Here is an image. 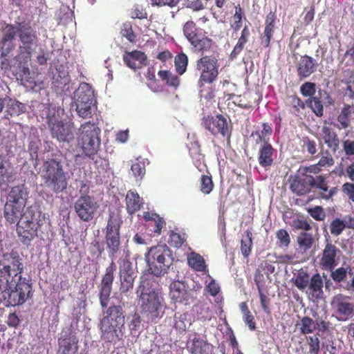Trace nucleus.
Segmentation results:
<instances>
[{
    "instance_id": "f257e3e1",
    "label": "nucleus",
    "mask_w": 354,
    "mask_h": 354,
    "mask_svg": "<svg viewBox=\"0 0 354 354\" xmlns=\"http://www.w3.org/2000/svg\"><path fill=\"white\" fill-rule=\"evenodd\" d=\"M24 268L16 251L3 254L0 261V292L6 306H21L32 296V283L22 276Z\"/></svg>"
},
{
    "instance_id": "f03ea898",
    "label": "nucleus",
    "mask_w": 354,
    "mask_h": 354,
    "mask_svg": "<svg viewBox=\"0 0 354 354\" xmlns=\"http://www.w3.org/2000/svg\"><path fill=\"white\" fill-rule=\"evenodd\" d=\"M149 281H141L137 289L141 313L148 322L156 323L163 315L164 299L153 288L149 286Z\"/></svg>"
},
{
    "instance_id": "7ed1b4c3",
    "label": "nucleus",
    "mask_w": 354,
    "mask_h": 354,
    "mask_svg": "<svg viewBox=\"0 0 354 354\" xmlns=\"http://www.w3.org/2000/svg\"><path fill=\"white\" fill-rule=\"evenodd\" d=\"M124 315L121 305L109 306L100 320L101 337L108 342H117L122 336Z\"/></svg>"
},
{
    "instance_id": "20e7f679",
    "label": "nucleus",
    "mask_w": 354,
    "mask_h": 354,
    "mask_svg": "<svg viewBox=\"0 0 354 354\" xmlns=\"http://www.w3.org/2000/svg\"><path fill=\"white\" fill-rule=\"evenodd\" d=\"M196 68L201 72L198 82L201 97L206 100L214 97V89L209 87V91L204 88L205 84H211L215 82L218 76L219 64L217 58L214 55H205L196 62Z\"/></svg>"
},
{
    "instance_id": "39448f33",
    "label": "nucleus",
    "mask_w": 354,
    "mask_h": 354,
    "mask_svg": "<svg viewBox=\"0 0 354 354\" xmlns=\"http://www.w3.org/2000/svg\"><path fill=\"white\" fill-rule=\"evenodd\" d=\"M41 178L45 187L54 194L61 193L68 187L67 173L62 162L56 159H48L44 162Z\"/></svg>"
},
{
    "instance_id": "423d86ee",
    "label": "nucleus",
    "mask_w": 354,
    "mask_h": 354,
    "mask_svg": "<svg viewBox=\"0 0 354 354\" xmlns=\"http://www.w3.org/2000/svg\"><path fill=\"white\" fill-rule=\"evenodd\" d=\"M145 258L149 271L155 276L167 273L173 263L171 251L166 244L157 245L149 249Z\"/></svg>"
},
{
    "instance_id": "0eeeda50",
    "label": "nucleus",
    "mask_w": 354,
    "mask_h": 354,
    "mask_svg": "<svg viewBox=\"0 0 354 354\" xmlns=\"http://www.w3.org/2000/svg\"><path fill=\"white\" fill-rule=\"evenodd\" d=\"M80 131L78 144L84 153L93 159L100 147L101 131L95 124L88 122L81 125Z\"/></svg>"
},
{
    "instance_id": "6e6552de",
    "label": "nucleus",
    "mask_w": 354,
    "mask_h": 354,
    "mask_svg": "<svg viewBox=\"0 0 354 354\" xmlns=\"http://www.w3.org/2000/svg\"><path fill=\"white\" fill-rule=\"evenodd\" d=\"M17 55L15 58L9 60L6 58L1 62L3 68H13V72L23 73L26 74L29 73L28 63L31 60V56L33 51L37 46V42L27 41L20 42Z\"/></svg>"
},
{
    "instance_id": "1a4fd4ad",
    "label": "nucleus",
    "mask_w": 354,
    "mask_h": 354,
    "mask_svg": "<svg viewBox=\"0 0 354 354\" xmlns=\"http://www.w3.org/2000/svg\"><path fill=\"white\" fill-rule=\"evenodd\" d=\"M122 221L114 214L109 215L104 230V241L108 252V256L111 261H115L117 254L121 249L120 227Z\"/></svg>"
},
{
    "instance_id": "9d476101",
    "label": "nucleus",
    "mask_w": 354,
    "mask_h": 354,
    "mask_svg": "<svg viewBox=\"0 0 354 354\" xmlns=\"http://www.w3.org/2000/svg\"><path fill=\"white\" fill-rule=\"evenodd\" d=\"M15 225L20 241L26 245H28L37 236L41 225L39 221L31 212H28Z\"/></svg>"
},
{
    "instance_id": "9b49d317",
    "label": "nucleus",
    "mask_w": 354,
    "mask_h": 354,
    "mask_svg": "<svg viewBox=\"0 0 354 354\" xmlns=\"http://www.w3.org/2000/svg\"><path fill=\"white\" fill-rule=\"evenodd\" d=\"M330 305L338 321L346 322L354 317V302L351 296L337 294L332 298Z\"/></svg>"
},
{
    "instance_id": "f8f14e48",
    "label": "nucleus",
    "mask_w": 354,
    "mask_h": 354,
    "mask_svg": "<svg viewBox=\"0 0 354 354\" xmlns=\"http://www.w3.org/2000/svg\"><path fill=\"white\" fill-rule=\"evenodd\" d=\"M47 123L50 129L53 137L59 141H69L73 138L72 132L64 127L63 122L60 120L59 115L55 108H48L45 111Z\"/></svg>"
},
{
    "instance_id": "ddd939ff",
    "label": "nucleus",
    "mask_w": 354,
    "mask_h": 354,
    "mask_svg": "<svg viewBox=\"0 0 354 354\" xmlns=\"http://www.w3.org/2000/svg\"><path fill=\"white\" fill-rule=\"evenodd\" d=\"M203 125L214 136L221 134L223 137L230 140L232 135V126L228 125L227 119L221 114L214 116L203 118Z\"/></svg>"
},
{
    "instance_id": "4468645a",
    "label": "nucleus",
    "mask_w": 354,
    "mask_h": 354,
    "mask_svg": "<svg viewBox=\"0 0 354 354\" xmlns=\"http://www.w3.org/2000/svg\"><path fill=\"white\" fill-rule=\"evenodd\" d=\"M115 270V261H111L109 266L106 268L105 273L102 276L101 283L98 286L100 303L103 308L107 307L110 300Z\"/></svg>"
},
{
    "instance_id": "2eb2a0df",
    "label": "nucleus",
    "mask_w": 354,
    "mask_h": 354,
    "mask_svg": "<svg viewBox=\"0 0 354 354\" xmlns=\"http://www.w3.org/2000/svg\"><path fill=\"white\" fill-rule=\"evenodd\" d=\"M97 208V203L88 195L81 196L74 205V209L78 217L86 222L93 219Z\"/></svg>"
},
{
    "instance_id": "dca6fc26",
    "label": "nucleus",
    "mask_w": 354,
    "mask_h": 354,
    "mask_svg": "<svg viewBox=\"0 0 354 354\" xmlns=\"http://www.w3.org/2000/svg\"><path fill=\"white\" fill-rule=\"evenodd\" d=\"M120 290L122 293H126L133 289L135 276L132 269L131 263L127 259H120Z\"/></svg>"
},
{
    "instance_id": "f3484780",
    "label": "nucleus",
    "mask_w": 354,
    "mask_h": 354,
    "mask_svg": "<svg viewBox=\"0 0 354 354\" xmlns=\"http://www.w3.org/2000/svg\"><path fill=\"white\" fill-rule=\"evenodd\" d=\"M308 184L311 191H321L319 197L322 199L328 200L331 198L337 192V187L330 188L326 180V175L313 176L308 174Z\"/></svg>"
},
{
    "instance_id": "a211bd4d",
    "label": "nucleus",
    "mask_w": 354,
    "mask_h": 354,
    "mask_svg": "<svg viewBox=\"0 0 354 354\" xmlns=\"http://www.w3.org/2000/svg\"><path fill=\"white\" fill-rule=\"evenodd\" d=\"M324 282L322 276L319 273L313 274L306 288V294L309 300L313 303H317L324 299L323 290Z\"/></svg>"
},
{
    "instance_id": "6ab92c4d",
    "label": "nucleus",
    "mask_w": 354,
    "mask_h": 354,
    "mask_svg": "<svg viewBox=\"0 0 354 354\" xmlns=\"http://www.w3.org/2000/svg\"><path fill=\"white\" fill-rule=\"evenodd\" d=\"M79 339L71 333L65 334L58 339L57 354H75L79 348Z\"/></svg>"
},
{
    "instance_id": "aec40b11",
    "label": "nucleus",
    "mask_w": 354,
    "mask_h": 354,
    "mask_svg": "<svg viewBox=\"0 0 354 354\" xmlns=\"http://www.w3.org/2000/svg\"><path fill=\"white\" fill-rule=\"evenodd\" d=\"M296 67L299 79L303 80L315 72L317 63L312 57L304 55L300 57Z\"/></svg>"
},
{
    "instance_id": "412c9836",
    "label": "nucleus",
    "mask_w": 354,
    "mask_h": 354,
    "mask_svg": "<svg viewBox=\"0 0 354 354\" xmlns=\"http://www.w3.org/2000/svg\"><path fill=\"white\" fill-rule=\"evenodd\" d=\"M124 63L130 68L136 70L148 64L147 57L140 50L125 51L123 55Z\"/></svg>"
},
{
    "instance_id": "4be33fe9",
    "label": "nucleus",
    "mask_w": 354,
    "mask_h": 354,
    "mask_svg": "<svg viewBox=\"0 0 354 354\" xmlns=\"http://www.w3.org/2000/svg\"><path fill=\"white\" fill-rule=\"evenodd\" d=\"M326 241L319 264L323 268L332 270L336 265V257L339 250L331 241H328V239Z\"/></svg>"
},
{
    "instance_id": "5701e85b",
    "label": "nucleus",
    "mask_w": 354,
    "mask_h": 354,
    "mask_svg": "<svg viewBox=\"0 0 354 354\" xmlns=\"http://www.w3.org/2000/svg\"><path fill=\"white\" fill-rule=\"evenodd\" d=\"M24 207H20L12 203H6L3 208V215L6 223L15 225L27 212H24Z\"/></svg>"
},
{
    "instance_id": "b1692460",
    "label": "nucleus",
    "mask_w": 354,
    "mask_h": 354,
    "mask_svg": "<svg viewBox=\"0 0 354 354\" xmlns=\"http://www.w3.org/2000/svg\"><path fill=\"white\" fill-rule=\"evenodd\" d=\"M187 348L190 354H210L212 345L195 333L193 339L188 342Z\"/></svg>"
},
{
    "instance_id": "393cba45",
    "label": "nucleus",
    "mask_w": 354,
    "mask_h": 354,
    "mask_svg": "<svg viewBox=\"0 0 354 354\" xmlns=\"http://www.w3.org/2000/svg\"><path fill=\"white\" fill-rule=\"evenodd\" d=\"M322 137L328 149L333 153H335L340 144V140L337 133L330 127L323 126L322 129Z\"/></svg>"
},
{
    "instance_id": "a878e982",
    "label": "nucleus",
    "mask_w": 354,
    "mask_h": 354,
    "mask_svg": "<svg viewBox=\"0 0 354 354\" xmlns=\"http://www.w3.org/2000/svg\"><path fill=\"white\" fill-rule=\"evenodd\" d=\"M26 196L27 192L24 185H21L13 187L8 193L6 203L25 207Z\"/></svg>"
},
{
    "instance_id": "bb28decb",
    "label": "nucleus",
    "mask_w": 354,
    "mask_h": 354,
    "mask_svg": "<svg viewBox=\"0 0 354 354\" xmlns=\"http://www.w3.org/2000/svg\"><path fill=\"white\" fill-rule=\"evenodd\" d=\"M275 149L270 143L263 144L259 149L258 161L259 165L264 167H270L274 162Z\"/></svg>"
},
{
    "instance_id": "cd10ccee",
    "label": "nucleus",
    "mask_w": 354,
    "mask_h": 354,
    "mask_svg": "<svg viewBox=\"0 0 354 354\" xmlns=\"http://www.w3.org/2000/svg\"><path fill=\"white\" fill-rule=\"evenodd\" d=\"M76 103L93 104L94 102V91L87 83H82L75 93Z\"/></svg>"
},
{
    "instance_id": "c85d7f7f",
    "label": "nucleus",
    "mask_w": 354,
    "mask_h": 354,
    "mask_svg": "<svg viewBox=\"0 0 354 354\" xmlns=\"http://www.w3.org/2000/svg\"><path fill=\"white\" fill-rule=\"evenodd\" d=\"M18 37L20 42H38L36 31L32 29L29 23L25 21L18 22Z\"/></svg>"
},
{
    "instance_id": "c756f323",
    "label": "nucleus",
    "mask_w": 354,
    "mask_h": 354,
    "mask_svg": "<svg viewBox=\"0 0 354 354\" xmlns=\"http://www.w3.org/2000/svg\"><path fill=\"white\" fill-rule=\"evenodd\" d=\"M189 43L192 46L194 52L203 55L211 50L213 41L202 32Z\"/></svg>"
},
{
    "instance_id": "7c9ffc66",
    "label": "nucleus",
    "mask_w": 354,
    "mask_h": 354,
    "mask_svg": "<svg viewBox=\"0 0 354 354\" xmlns=\"http://www.w3.org/2000/svg\"><path fill=\"white\" fill-rule=\"evenodd\" d=\"M353 106L344 104L337 115V124H334V127L339 130L347 129L351 124V117L353 112Z\"/></svg>"
},
{
    "instance_id": "2f4dec72",
    "label": "nucleus",
    "mask_w": 354,
    "mask_h": 354,
    "mask_svg": "<svg viewBox=\"0 0 354 354\" xmlns=\"http://www.w3.org/2000/svg\"><path fill=\"white\" fill-rule=\"evenodd\" d=\"M308 181V174H303L301 177L292 180L290 184V189L292 192L299 196L310 193L311 189Z\"/></svg>"
},
{
    "instance_id": "473e14b6",
    "label": "nucleus",
    "mask_w": 354,
    "mask_h": 354,
    "mask_svg": "<svg viewBox=\"0 0 354 354\" xmlns=\"http://www.w3.org/2000/svg\"><path fill=\"white\" fill-rule=\"evenodd\" d=\"M126 207L128 214H133L136 212L140 209L143 202L139 194L133 191H128L126 198Z\"/></svg>"
},
{
    "instance_id": "72a5a7b5",
    "label": "nucleus",
    "mask_w": 354,
    "mask_h": 354,
    "mask_svg": "<svg viewBox=\"0 0 354 354\" xmlns=\"http://www.w3.org/2000/svg\"><path fill=\"white\" fill-rule=\"evenodd\" d=\"M192 317L189 313H176L174 315V327L180 333H183L192 325Z\"/></svg>"
},
{
    "instance_id": "f704fd0d",
    "label": "nucleus",
    "mask_w": 354,
    "mask_h": 354,
    "mask_svg": "<svg viewBox=\"0 0 354 354\" xmlns=\"http://www.w3.org/2000/svg\"><path fill=\"white\" fill-rule=\"evenodd\" d=\"M262 128L263 129L261 131H254L251 133V137L254 139L257 145L269 143L270 136L272 133V127L268 123L263 122L262 124Z\"/></svg>"
},
{
    "instance_id": "c9c22d12",
    "label": "nucleus",
    "mask_w": 354,
    "mask_h": 354,
    "mask_svg": "<svg viewBox=\"0 0 354 354\" xmlns=\"http://www.w3.org/2000/svg\"><path fill=\"white\" fill-rule=\"evenodd\" d=\"M250 35V29L248 26H245L241 31V36L239 37L236 44L230 54V59H234L236 58V57L241 53L245 44L248 41Z\"/></svg>"
},
{
    "instance_id": "e433bc0d",
    "label": "nucleus",
    "mask_w": 354,
    "mask_h": 354,
    "mask_svg": "<svg viewBox=\"0 0 354 354\" xmlns=\"http://www.w3.org/2000/svg\"><path fill=\"white\" fill-rule=\"evenodd\" d=\"M169 295L174 302H182L185 299L186 290L185 285L180 281H173L169 286Z\"/></svg>"
},
{
    "instance_id": "4c0bfd02",
    "label": "nucleus",
    "mask_w": 354,
    "mask_h": 354,
    "mask_svg": "<svg viewBox=\"0 0 354 354\" xmlns=\"http://www.w3.org/2000/svg\"><path fill=\"white\" fill-rule=\"evenodd\" d=\"M310 278L308 272L304 269H300L295 274L292 278L294 285L301 291H304L307 288Z\"/></svg>"
},
{
    "instance_id": "58836bf2",
    "label": "nucleus",
    "mask_w": 354,
    "mask_h": 354,
    "mask_svg": "<svg viewBox=\"0 0 354 354\" xmlns=\"http://www.w3.org/2000/svg\"><path fill=\"white\" fill-rule=\"evenodd\" d=\"M252 245V232L250 230L248 229L245 231L241 240V252L245 258H248L251 254Z\"/></svg>"
},
{
    "instance_id": "ea45409f",
    "label": "nucleus",
    "mask_w": 354,
    "mask_h": 354,
    "mask_svg": "<svg viewBox=\"0 0 354 354\" xmlns=\"http://www.w3.org/2000/svg\"><path fill=\"white\" fill-rule=\"evenodd\" d=\"M297 242L299 248L304 252H306L312 248L315 239L311 233L302 232L298 234Z\"/></svg>"
},
{
    "instance_id": "a19ab883",
    "label": "nucleus",
    "mask_w": 354,
    "mask_h": 354,
    "mask_svg": "<svg viewBox=\"0 0 354 354\" xmlns=\"http://www.w3.org/2000/svg\"><path fill=\"white\" fill-rule=\"evenodd\" d=\"M239 308L243 315V319L250 330H255L257 328L254 317L250 312L245 301L239 304Z\"/></svg>"
},
{
    "instance_id": "79ce46f5",
    "label": "nucleus",
    "mask_w": 354,
    "mask_h": 354,
    "mask_svg": "<svg viewBox=\"0 0 354 354\" xmlns=\"http://www.w3.org/2000/svg\"><path fill=\"white\" fill-rule=\"evenodd\" d=\"M189 266L197 272H203L206 269L205 261L199 254L192 252L187 258Z\"/></svg>"
},
{
    "instance_id": "37998d69",
    "label": "nucleus",
    "mask_w": 354,
    "mask_h": 354,
    "mask_svg": "<svg viewBox=\"0 0 354 354\" xmlns=\"http://www.w3.org/2000/svg\"><path fill=\"white\" fill-rule=\"evenodd\" d=\"M183 33L188 41L190 42L202 33V30L198 28L193 21H188L183 26Z\"/></svg>"
},
{
    "instance_id": "c03bdc74",
    "label": "nucleus",
    "mask_w": 354,
    "mask_h": 354,
    "mask_svg": "<svg viewBox=\"0 0 354 354\" xmlns=\"http://www.w3.org/2000/svg\"><path fill=\"white\" fill-rule=\"evenodd\" d=\"M299 331L303 335L313 333L316 329V324L314 320L308 316H304L297 324Z\"/></svg>"
},
{
    "instance_id": "a18cd8bd",
    "label": "nucleus",
    "mask_w": 354,
    "mask_h": 354,
    "mask_svg": "<svg viewBox=\"0 0 354 354\" xmlns=\"http://www.w3.org/2000/svg\"><path fill=\"white\" fill-rule=\"evenodd\" d=\"M158 76L162 81H165L166 84L174 88L178 87L180 85V80L178 76L173 74L171 71L167 70L159 71L158 73Z\"/></svg>"
},
{
    "instance_id": "49530a36",
    "label": "nucleus",
    "mask_w": 354,
    "mask_h": 354,
    "mask_svg": "<svg viewBox=\"0 0 354 354\" xmlns=\"http://www.w3.org/2000/svg\"><path fill=\"white\" fill-rule=\"evenodd\" d=\"M189 154L197 168L201 165L204 161L205 156L201 153V146L198 142L191 143L189 147Z\"/></svg>"
},
{
    "instance_id": "de8ad7c7",
    "label": "nucleus",
    "mask_w": 354,
    "mask_h": 354,
    "mask_svg": "<svg viewBox=\"0 0 354 354\" xmlns=\"http://www.w3.org/2000/svg\"><path fill=\"white\" fill-rule=\"evenodd\" d=\"M198 187L200 191L205 195L209 194L212 192L214 189V184L210 174L201 176L199 180Z\"/></svg>"
},
{
    "instance_id": "09e8293b",
    "label": "nucleus",
    "mask_w": 354,
    "mask_h": 354,
    "mask_svg": "<svg viewBox=\"0 0 354 354\" xmlns=\"http://www.w3.org/2000/svg\"><path fill=\"white\" fill-rule=\"evenodd\" d=\"M26 111L25 105L17 100H10L7 107V115L12 116L19 115Z\"/></svg>"
},
{
    "instance_id": "8fccbe9b",
    "label": "nucleus",
    "mask_w": 354,
    "mask_h": 354,
    "mask_svg": "<svg viewBox=\"0 0 354 354\" xmlns=\"http://www.w3.org/2000/svg\"><path fill=\"white\" fill-rule=\"evenodd\" d=\"M3 37L1 41H13L16 35L18 36V22L16 25L6 24L2 28Z\"/></svg>"
},
{
    "instance_id": "3c124183",
    "label": "nucleus",
    "mask_w": 354,
    "mask_h": 354,
    "mask_svg": "<svg viewBox=\"0 0 354 354\" xmlns=\"http://www.w3.org/2000/svg\"><path fill=\"white\" fill-rule=\"evenodd\" d=\"M232 18L233 22L230 26L234 32H236L242 27L243 19H245V14L240 5L235 6V12Z\"/></svg>"
},
{
    "instance_id": "603ef678",
    "label": "nucleus",
    "mask_w": 354,
    "mask_h": 354,
    "mask_svg": "<svg viewBox=\"0 0 354 354\" xmlns=\"http://www.w3.org/2000/svg\"><path fill=\"white\" fill-rule=\"evenodd\" d=\"M174 65L176 72L179 75L184 74L188 65V57L186 54L183 53L178 54L174 59Z\"/></svg>"
},
{
    "instance_id": "864d4df0",
    "label": "nucleus",
    "mask_w": 354,
    "mask_h": 354,
    "mask_svg": "<svg viewBox=\"0 0 354 354\" xmlns=\"http://www.w3.org/2000/svg\"><path fill=\"white\" fill-rule=\"evenodd\" d=\"M308 106H309L313 112L317 117H322L324 114V107L323 104L320 100V98L315 96L308 98L306 101Z\"/></svg>"
},
{
    "instance_id": "5fc2aeb1",
    "label": "nucleus",
    "mask_w": 354,
    "mask_h": 354,
    "mask_svg": "<svg viewBox=\"0 0 354 354\" xmlns=\"http://www.w3.org/2000/svg\"><path fill=\"white\" fill-rule=\"evenodd\" d=\"M187 240V235L185 233H177L170 231L168 243L174 248H179Z\"/></svg>"
},
{
    "instance_id": "6e6d98bb",
    "label": "nucleus",
    "mask_w": 354,
    "mask_h": 354,
    "mask_svg": "<svg viewBox=\"0 0 354 354\" xmlns=\"http://www.w3.org/2000/svg\"><path fill=\"white\" fill-rule=\"evenodd\" d=\"M257 287L258 290L261 306L264 313L269 315L271 314L270 299L269 298L268 294L265 293L262 290L261 286L259 283H257Z\"/></svg>"
},
{
    "instance_id": "4d7b16f0",
    "label": "nucleus",
    "mask_w": 354,
    "mask_h": 354,
    "mask_svg": "<svg viewBox=\"0 0 354 354\" xmlns=\"http://www.w3.org/2000/svg\"><path fill=\"white\" fill-rule=\"evenodd\" d=\"M319 334L317 333L313 335L306 337V342L309 346V353L310 354H318L320 351Z\"/></svg>"
},
{
    "instance_id": "13d9d810",
    "label": "nucleus",
    "mask_w": 354,
    "mask_h": 354,
    "mask_svg": "<svg viewBox=\"0 0 354 354\" xmlns=\"http://www.w3.org/2000/svg\"><path fill=\"white\" fill-rule=\"evenodd\" d=\"M145 166L144 160L137 159L131 167L133 176L139 180L142 179L146 173Z\"/></svg>"
},
{
    "instance_id": "bf43d9fd",
    "label": "nucleus",
    "mask_w": 354,
    "mask_h": 354,
    "mask_svg": "<svg viewBox=\"0 0 354 354\" xmlns=\"http://www.w3.org/2000/svg\"><path fill=\"white\" fill-rule=\"evenodd\" d=\"M69 75L66 72L57 71L53 75L52 84L57 88H62L69 82Z\"/></svg>"
},
{
    "instance_id": "052dcab7",
    "label": "nucleus",
    "mask_w": 354,
    "mask_h": 354,
    "mask_svg": "<svg viewBox=\"0 0 354 354\" xmlns=\"http://www.w3.org/2000/svg\"><path fill=\"white\" fill-rule=\"evenodd\" d=\"M277 239V245L281 248H287L290 243V238L287 230L284 229L279 230L276 233Z\"/></svg>"
},
{
    "instance_id": "680f3d73",
    "label": "nucleus",
    "mask_w": 354,
    "mask_h": 354,
    "mask_svg": "<svg viewBox=\"0 0 354 354\" xmlns=\"http://www.w3.org/2000/svg\"><path fill=\"white\" fill-rule=\"evenodd\" d=\"M121 35L129 41L133 43L136 40V35L133 30L132 25L127 21L122 24L120 31Z\"/></svg>"
},
{
    "instance_id": "e2e57ef3",
    "label": "nucleus",
    "mask_w": 354,
    "mask_h": 354,
    "mask_svg": "<svg viewBox=\"0 0 354 354\" xmlns=\"http://www.w3.org/2000/svg\"><path fill=\"white\" fill-rule=\"evenodd\" d=\"M300 93L304 97H314L316 93V84L314 82H306L300 87Z\"/></svg>"
},
{
    "instance_id": "0e129e2a",
    "label": "nucleus",
    "mask_w": 354,
    "mask_h": 354,
    "mask_svg": "<svg viewBox=\"0 0 354 354\" xmlns=\"http://www.w3.org/2000/svg\"><path fill=\"white\" fill-rule=\"evenodd\" d=\"M308 213L317 221H324L326 214L322 206H315L307 209Z\"/></svg>"
},
{
    "instance_id": "69168bd1",
    "label": "nucleus",
    "mask_w": 354,
    "mask_h": 354,
    "mask_svg": "<svg viewBox=\"0 0 354 354\" xmlns=\"http://www.w3.org/2000/svg\"><path fill=\"white\" fill-rule=\"evenodd\" d=\"M5 158L0 156V187L6 185L10 177L8 169L5 167Z\"/></svg>"
},
{
    "instance_id": "338daca9",
    "label": "nucleus",
    "mask_w": 354,
    "mask_h": 354,
    "mask_svg": "<svg viewBox=\"0 0 354 354\" xmlns=\"http://www.w3.org/2000/svg\"><path fill=\"white\" fill-rule=\"evenodd\" d=\"M345 228V223L339 218H335L330 225V232L335 236L339 235Z\"/></svg>"
},
{
    "instance_id": "774afa93",
    "label": "nucleus",
    "mask_w": 354,
    "mask_h": 354,
    "mask_svg": "<svg viewBox=\"0 0 354 354\" xmlns=\"http://www.w3.org/2000/svg\"><path fill=\"white\" fill-rule=\"evenodd\" d=\"M130 16L132 19H143L147 18V12L142 6L136 4L130 11Z\"/></svg>"
}]
</instances>
